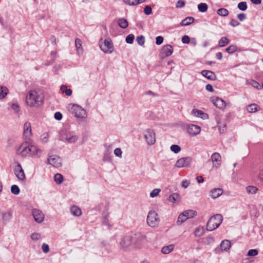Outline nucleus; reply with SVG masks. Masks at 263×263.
Listing matches in <instances>:
<instances>
[{"instance_id": "obj_1", "label": "nucleus", "mask_w": 263, "mask_h": 263, "mask_svg": "<svg viewBox=\"0 0 263 263\" xmlns=\"http://www.w3.org/2000/svg\"><path fill=\"white\" fill-rule=\"evenodd\" d=\"M41 153L40 149L27 142L23 143L17 149V154L24 157L30 155H39Z\"/></svg>"}, {"instance_id": "obj_2", "label": "nucleus", "mask_w": 263, "mask_h": 263, "mask_svg": "<svg viewBox=\"0 0 263 263\" xmlns=\"http://www.w3.org/2000/svg\"><path fill=\"white\" fill-rule=\"evenodd\" d=\"M26 102L30 107H39L42 105L43 99L34 90L29 91L26 97Z\"/></svg>"}, {"instance_id": "obj_3", "label": "nucleus", "mask_w": 263, "mask_h": 263, "mask_svg": "<svg viewBox=\"0 0 263 263\" xmlns=\"http://www.w3.org/2000/svg\"><path fill=\"white\" fill-rule=\"evenodd\" d=\"M145 238L144 235L141 233H137L135 234L134 237L131 236H125L123 237L120 242V246L122 249L126 250L131 246L133 239L135 240V243H139L140 241Z\"/></svg>"}, {"instance_id": "obj_4", "label": "nucleus", "mask_w": 263, "mask_h": 263, "mask_svg": "<svg viewBox=\"0 0 263 263\" xmlns=\"http://www.w3.org/2000/svg\"><path fill=\"white\" fill-rule=\"evenodd\" d=\"M223 220V217L221 214H217L212 216L206 223L208 231H212L219 227Z\"/></svg>"}, {"instance_id": "obj_5", "label": "nucleus", "mask_w": 263, "mask_h": 263, "mask_svg": "<svg viewBox=\"0 0 263 263\" xmlns=\"http://www.w3.org/2000/svg\"><path fill=\"white\" fill-rule=\"evenodd\" d=\"M147 224L151 227H156L159 224L160 219L155 211H150L147 216Z\"/></svg>"}, {"instance_id": "obj_6", "label": "nucleus", "mask_w": 263, "mask_h": 263, "mask_svg": "<svg viewBox=\"0 0 263 263\" xmlns=\"http://www.w3.org/2000/svg\"><path fill=\"white\" fill-rule=\"evenodd\" d=\"M71 112L76 117L83 118L86 117V112L84 109L78 105H73L71 107Z\"/></svg>"}, {"instance_id": "obj_7", "label": "nucleus", "mask_w": 263, "mask_h": 263, "mask_svg": "<svg viewBox=\"0 0 263 263\" xmlns=\"http://www.w3.org/2000/svg\"><path fill=\"white\" fill-rule=\"evenodd\" d=\"M101 49L105 53H111L113 51V45L110 39H105L103 42L100 43Z\"/></svg>"}, {"instance_id": "obj_8", "label": "nucleus", "mask_w": 263, "mask_h": 263, "mask_svg": "<svg viewBox=\"0 0 263 263\" xmlns=\"http://www.w3.org/2000/svg\"><path fill=\"white\" fill-rule=\"evenodd\" d=\"M144 138L148 145H153L156 142L155 134L153 130L147 129L144 133Z\"/></svg>"}, {"instance_id": "obj_9", "label": "nucleus", "mask_w": 263, "mask_h": 263, "mask_svg": "<svg viewBox=\"0 0 263 263\" xmlns=\"http://www.w3.org/2000/svg\"><path fill=\"white\" fill-rule=\"evenodd\" d=\"M192 161V158L189 157L181 158L177 161L175 166L178 168L188 167Z\"/></svg>"}, {"instance_id": "obj_10", "label": "nucleus", "mask_w": 263, "mask_h": 263, "mask_svg": "<svg viewBox=\"0 0 263 263\" xmlns=\"http://www.w3.org/2000/svg\"><path fill=\"white\" fill-rule=\"evenodd\" d=\"M14 172L18 179L21 181H23L25 179V175L24 170L20 163H16L14 169Z\"/></svg>"}, {"instance_id": "obj_11", "label": "nucleus", "mask_w": 263, "mask_h": 263, "mask_svg": "<svg viewBox=\"0 0 263 263\" xmlns=\"http://www.w3.org/2000/svg\"><path fill=\"white\" fill-rule=\"evenodd\" d=\"M48 162L55 167H59L62 165L61 159L56 155L50 156L48 158Z\"/></svg>"}, {"instance_id": "obj_12", "label": "nucleus", "mask_w": 263, "mask_h": 263, "mask_svg": "<svg viewBox=\"0 0 263 263\" xmlns=\"http://www.w3.org/2000/svg\"><path fill=\"white\" fill-rule=\"evenodd\" d=\"M211 160L213 163V167L217 168L221 163V157L219 153H214L211 156Z\"/></svg>"}, {"instance_id": "obj_13", "label": "nucleus", "mask_w": 263, "mask_h": 263, "mask_svg": "<svg viewBox=\"0 0 263 263\" xmlns=\"http://www.w3.org/2000/svg\"><path fill=\"white\" fill-rule=\"evenodd\" d=\"M173 51L172 46L167 44L163 47L161 50L160 55L162 58L170 56Z\"/></svg>"}, {"instance_id": "obj_14", "label": "nucleus", "mask_w": 263, "mask_h": 263, "mask_svg": "<svg viewBox=\"0 0 263 263\" xmlns=\"http://www.w3.org/2000/svg\"><path fill=\"white\" fill-rule=\"evenodd\" d=\"M32 214L36 222L41 223L44 220V214L40 210L33 209L32 211Z\"/></svg>"}, {"instance_id": "obj_15", "label": "nucleus", "mask_w": 263, "mask_h": 263, "mask_svg": "<svg viewBox=\"0 0 263 263\" xmlns=\"http://www.w3.org/2000/svg\"><path fill=\"white\" fill-rule=\"evenodd\" d=\"M200 127L195 124H190L187 126V131L189 135L195 136L200 132Z\"/></svg>"}, {"instance_id": "obj_16", "label": "nucleus", "mask_w": 263, "mask_h": 263, "mask_svg": "<svg viewBox=\"0 0 263 263\" xmlns=\"http://www.w3.org/2000/svg\"><path fill=\"white\" fill-rule=\"evenodd\" d=\"M23 136L26 139H29L32 136L31 124L28 122H26L24 125Z\"/></svg>"}, {"instance_id": "obj_17", "label": "nucleus", "mask_w": 263, "mask_h": 263, "mask_svg": "<svg viewBox=\"0 0 263 263\" xmlns=\"http://www.w3.org/2000/svg\"><path fill=\"white\" fill-rule=\"evenodd\" d=\"M212 102L214 104V105L219 108V109H223L226 107V103L222 99H220L217 97H214L212 98Z\"/></svg>"}, {"instance_id": "obj_18", "label": "nucleus", "mask_w": 263, "mask_h": 263, "mask_svg": "<svg viewBox=\"0 0 263 263\" xmlns=\"http://www.w3.org/2000/svg\"><path fill=\"white\" fill-rule=\"evenodd\" d=\"M191 114L192 115H194L197 117L201 118L203 120L208 119L209 118V116L207 114L204 113L202 110H198L197 109H193L192 110Z\"/></svg>"}, {"instance_id": "obj_19", "label": "nucleus", "mask_w": 263, "mask_h": 263, "mask_svg": "<svg viewBox=\"0 0 263 263\" xmlns=\"http://www.w3.org/2000/svg\"><path fill=\"white\" fill-rule=\"evenodd\" d=\"M201 74L209 80H215L216 79V74L212 71L203 70L201 71Z\"/></svg>"}, {"instance_id": "obj_20", "label": "nucleus", "mask_w": 263, "mask_h": 263, "mask_svg": "<svg viewBox=\"0 0 263 263\" xmlns=\"http://www.w3.org/2000/svg\"><path fill=\"white\" fill-rule=\"evenodd\" d=\"M222 193L223 190L220 188L214 189L211 191V195L214 199L219 197Z\"/></svg>"}, {"instance_id": "obj_21", "label": "nucleus", "mask_w": 263, "mask_h": 263, "mask_svg": "<svg viewBox=\"0 0 263 263\" xmlns=\"http://www.w3.org/2000/svg\"><path fill=\"white\" fill-rule=\"evenodd\" d=\"M231 246V242L228 240H224L221 241L220 247L221 251H227L229 250Z\"/></svg>"}, {"instance_id": "obj_22", "label": "nucleus", "mask_w": 263, "mask_h": 263, "mask_svg": "<svg viewBox=\"0 0 263 263\" xmlns=\"http://www.w3.org/2000/svg\"><path fill=\"white\" fill-rule=\"evenodd\" d=\"M70 211L72 214L76 216H79L81 215V210L76 205H72L70 208Z\"/></svg>"}, {"instance_id": "obj_23", "label": "nucleus", "mask_w": 263, "mask_h": 263, "mask_svg": "<svg viewBox=\"0 0 263 263\" xmlns=\"http://www.w3.org/2000/svg\"><path fill=\"white\" fill-rule=\"evenodd\" d=\"M174 248V245H170L163 247L161 249V252L164 254H167L171 252Z\"/></svg>"}, {"instance_id": "obj_24", "label": "nucleus", "mask_w": 263, "mask_h": 263, "mask_svg": "<svg viewBox=\"0 0 263 263\" xmlns=\"http://www.w3.org/2000/svg\"><path fill=\"white\" fill-rule=\"evenodd\" d=\"M146 0H124L125 4L129 6H135L144 2Z\"/></svg>"}, {"instance_id": "obj_25", "label": "nucleus", "mask_w": 263, "mask_h": 263, "mask_svg": "<svg viewBox=\"0 0 263 263\" xmlns=\"http://www.w3.org/2000/svg\"><path fill=\"white\" fill-rule=\"evenodd\" d=\"M118 24L119 26L123 29L126 28L128 26V23L127 20L124 18H119L118 21Z\"/></svg>"}, {"instance_id": "obj_26", "label": "nucleus", "mask_w": 263, "mask_h": 263, "mask_svg": "<svg viewBox=\"0 0 263 263\" xmlns=\"http://www.w3.org/2000/svg\"><path fill=\"white\" fill-rule=\"evenodd\" d=\"M194 21V18L193 17H187L184 20L182 21L180 23L181 26H187L192 23H193Z\"/></svg>"}, {"instance_id": "obj_27", "label": "nucleus", "mask_w": 263, "mask_h": 263, "mask_svg": "<svg viewBox=\"0 0 263 263\" xmlns=\"http://www.w3.org/2000/svg\"><path fill=\"white\" fill-rule=\"evenodd\" d=\"M230 43V40L227 37H222L219 41V46L224 47Z\"/></svg>"}, {"instance_id": "obj_28", "label": "nucleus", "mask_w": 263, "mask_h": 263, "mask_svg": "<svg viewBox=\"0 0 263 263\" xmlns=\"http://www.w3.org/2000/svg\"><path fill=\"white\" fill-rule=\"evenodd\" d=\"M257 104H252L247 106V109L249 112H255L257 111Z\"/></svg>"}, {"instance_id": "obj_29", "label": "nucleus", "mask_w": 263, "mask_h": 263, "mask_svg": "<svg viewBox=\"0 0 263 263\" xmlns=\"http://www.w3.org/2000/svg\"><path fill=\"white\" fill-rule=\"evenodd\" d=\"M183 213L185 215V217L187 219L193 218L196 214V212L191 210H186Z\"/></svg>"}, {"instance_id": "obj_30", "label": "nucleus", "mask_w": 263, "mask_h": 263, "mask_svg": "<svg viewBox=\"0 0 263 263\" xmlns=\"http://www.w3.org/2000/svg\"><path fill=\"white\" fill-rule=\"evenodd\" d=\"M12 217V213L11 212H7L3 214L2 219L3 221L8 222L10 221Z\"/></svg>"}, {"instance_id": "obj_31", "label": "nucleus", "mask_w": 263, "mask_h": 263, "mask_svg": "<svg viewBox=\"0 0 263 263\" xmlns=\"http://www.w3.org/2000/svg\"><path fill=\"white\" fill-rule=\"evenodd\" d=\"M217 13L222 16H226L229 14V11L225 8H219L217 10Z\"/></svg>"}, {"instance_id": "obj_32", "label": "nucleus", "mask_w": 263, "mask_h": 263, "mask_svg": "<svg viewBox=\"0 0 263 263\" xmlns=\"http://www.w3.org/2000/svg\"><path fill=\"white\" fill-rule=\"evenodd\" d=\"M208 8V5L206 3H200L198 5V9L201 12H205Z\"/></svg>"}, {"instance_id": "obj_33", "label": "nucleus", "mask_w": 263, "mask_h": 263, "mask_svg": "<svg viewBox=\"0 0 263 263\" xmlns=\"http://www.w3.org/2000/svg\"><path fill=\"white\" fill-rule=\"evenodd\" d=\"M54 181L58 184H60L63 181V177L61 174H57L54 177Z\"/></svg>"}, {"instance_id": "obj_34", "label": "nucleus", "mask_w": 263, "mask_h": 263, "mask_svg": "<svg viewBox=\"0 0 263 263\" xmlns=\"http://www.w3.org/2000/svg\"><path fill=\"white\" fill-rule=\"evenodd\" d=\"M246 191L249 194H254L257 193L258 189L254 186H248L246 187Z\"/></svg>"}, {"instance_id": "obj_35", "label": "nucleus", "mask_w": 263, "mask_h": 263, "mask_svg": "<svg viewBox=\"0 0 263 263\" xmlns=\"http://www.w3.org/2000/svg\"><path fill=\"white\" fill-rule=\"evenodd\" d=\"M8 90L5 87H0V98L3 99L7 95Z\"/></svg>"}, {"instance_id": "obj_36", "label": "nucleus", "mask_w": 263, "mask_h": 263, "mask_svg": "<svg viewBox=\"0 0 263 263\" xmlns=\"http://www.w3.org/2000/svg\"><path fill=\"white\" fill-rule=\"evenodd\" d=\"M187 218L185 217V215L183 213H181L178 218L177 223L178 224H181L187 220Z\"/></svg>"}, {"instance_id": "obj_37", "label": "nucleus", "mask_w": 263, "mask_h": 263, "mask_svg": "<svg viewBox=\"0 0 263 263\" xmlns=\"http://www.w3.org/2000/svg\"><path fill=\"white\" fill-rule=\"evenodd\" d=\"M179 198V194L177 193H173L171 195L168 197V200L170 202L174 203L176 202Z\"/></svg>"}, {"instance_id": "obj_38", "label": "nucleus", "mask_w": 263, "mask_h": 263, "mask_svg": "<svg viewBox=\"0 0 263 263\" xmlns=\"http://www.w3.org/2000/svg\"><path fill=\"white\" fill-rule=\"evenodd\" d=\"M237 49V47L236 45H230V46H229L227 49H226V51L230 53V54H232L233 53H234Z\"/></svg>"}, {"instance_id": "obj_39", "label": "nucleus", "mask_w": 263, "mask_h": 263, "mask_svg": "<svg viewBox=\"0 0 263 263\" xmlns=\"http://www.w3.org/2000/svg\"><path fill=\"white\" fill-rule=\"evenodd\" d=\"M136 41L139 45L142 46L145 43V38L142 35L138 36L136 38Z\"/></svg>"}, {"instance_id": "obj_40", "label": "nucleus", "mask_w": 263, "mask_h": 263, "mask_svg": "<svg viewBox=\"0 0 263 263\" xmlns=\"http://www.w3.org/2000/svg\"><path fill=\"white\" fill-rule=\"evenodd\" d=\"M11 192L14 195H18L20 193V190L17 185H13L11 187Z\"/></svg>"}, {"instance_id": "obj_41", "label": "nucleus", "mask_w": 263, "mask_h": 263, "mask_svg": "<svg viewBox=\"0 0 263 263\" xmlns=\"http://www.w3.org/2000/svg\"><path fill=\"white\" fill-rule=\"evenodd\" d=\"M237 7L240 10L245 11L247 9V3L245 2H240L238 4Z\"/></svg>"}, {"instance_id": "obj_42", "label": "nucleus", "mask_w": 263, "mask_h": 263, "mask_svg": "<svg viewBox=\"0 0 263 263\" xmlns=\"http://www.w3.org/2000/svg\"><path fill=\"white\" fill-rule=\"evenodd\" d=\"M170 148L172 152L176 154L179 153L181 151V147L179 145L176 144L172 145Z\"/></svg>"}, {"instance_id": "obj_43", "label": "nucleus", "mask_w": 263, "mask_h": 263, "mask_svg": "<svg viewBox=\"0 0 263 263\" xmlns=\"http://www.w3.org/2000/svg\"><path fill=\"white\" fill-rule=\"evenodd\" d=\"M78 139V137L77 136H72L70 137H67L65 138V140L69 143H74L76 142Z\"/></svg>"}, {"instance_id": "obj_44", "label": "nucleus", "mask_w": 263, "mask_h": 263, "mask_svg": "<svg viewBox=\"0 0 263 263\" xmlns=\"http://www.w3.org/2000/svg\"><path fill=\"white\" fill-rule=\"evenodd\" d=\"M134 38V35L133 34H130L126 36L125 39L126 42L128 44H131L133 43Z\"/></svg>"}, {"instance_id": "obj_45", "label": "nucleus", "mask_w": 263, "mask_h": 263, "mask_svg": "<svg viewBox=\"0 0 263 263\" xmlns=\"http://www.w3.org/2000/svg\"><path fill=\"white\" fill-rule=\"evenodd\" d=\"M250 84L254 88L257 89H261V87L259 83L255 80H252L250 82Z\"/></svg>"}, {"instance_id": "obj_46", "label": "nucleus", "mask_w": 263, "mask_h": 263, "mask_svg": "<svg viewBox=\"0 0 263 263\" xmlns=\"http://www.w3.org/2000/svg\"><path fill=\"white\" fill-rule=\"evenodd\" d=\"M258 254V251L256 249H251L250 250L247 255L249 256H255Z\"/></svg>"}, {"instance_id": "obj_47", "label": "nucleus", "mask_w": 263, "mask_h": 263, "mask_svg": "<svg viewBox=\"0 0 263 263\" xmlns=\"http://www.w3.org/2000/svg\"><path fill=\"white\" fill-rule=\"evenodd\" d=\"M144 12L146 15H149L152 12V8L149 6H146L144 8Z\"/></svg>"}, {"instance_id": "obj_48", "label": "nucleus", "mask_w": 263, "mask_h": 263, "mask_svg": "<svg viewBox=\"0 0 263 263\" xmlns=\"http://www.w3.org/2000/svg\"><path fill=\"white\" fill-rule=\"evenodd\" d=\"M31 238L32 240H37L41 238V235L37 233H34L31 235Z\"/></svg>"}, {"instance_id": "obj_49", "label": "nucleus", "mask_w": 263, "mask_h": 263, "mask_svg": "<svg viewBox=\"0 0 263 263\" xmlns=\"http://www.w3.org/2000/svg\"><path fill=\"white\" fill-rule=\"evenodd\" d=\"M160 191V189H154L151 193L150 196L151 197H153V198L156 197V196H157L158 195V194L159 193Z\"/></svg>"}, {"instance_id": "obj_50", "label": "nucleus", "mask_w": 263, "mask_h": 263, "mask_svg": "<svg viewBox=\"0 0 263 263\" xmlns=\"http://www.w3.org/2000/svg\"><path fill=\"white\" fill-rule=\"evenodd\" d=\"M75 45L76 48L79 49L82 48V41L79 39H76L75 41Z\"/></svg>"}, {"instance_id": "obj_51", "label": "nucleus", "mask_w": 263, "mask_h": 263, "mask_svg": "<svg viewBox=\"0 0 263 263\" xmlns=\"http://www.w3.org/2000/svg\"><path fill=\"white\" fill-rule=\"evenodd\" d=\"M42 249L43 250V251L45 253H47L49 251V247L46 243H43L42 245Z\"/></svg>"}, {"instance_id": "obj_52", "label": "nucleus", "mask_w": 263, "mask_h": 263, "mask_svg": "<svg viewBox=\"0 0 263 263\" xmlns=\"http://www.w3.org/2000/svg\"><path fill=\"white\" fill-rule=\"evenodd\" d=\"M114 154L116 156L121 157L122 152L121 149L120 148H116L114 150Z\"/></svg>"}, {"instance_id": "obj_53", "label": "nucleus", "mask_w": 263, "mask_h": 263, "mask_svg": "<svg viewBox=\"0 0 263 263\" xmlns=\"http://www.w3.org/2000/svg\"><path fill=\"white\" fill-rule=\"evenodd\" d=\"M181 41L183 44H189L190 41V39L189 36L185 35L182 37Z\"/></svg>"}, {"instance_id": "obj_54", "label": "nucleus", "mask_w": 263, "mask_h": 263, "mask_svg": "<svg viewBox=\"0 0 263 263\" xmlns=\"http://www.w3.org/2000/svg\"><path fill=\"white\" fill-rule=\"evenodd\" d=\"M185 5V2L183 1L179 0L176 4V8H182Z\"/></svg>"}, {"instance_id": "obj_55", "label": "nucleus", "mask_w": 263, "mask_h": 263, "mask_svg": "<svg viewBox=\"0 0 263 263\" xmlns=\"http://www.w3.org/2000/svg\"><path fill=\"white\" fill-rule=\"evenodd\" d=\"M163 41V37L161 36H158L156 39V44L158 45H161Z\"/></svg>"}, {"instance_id": "obj_56", "label": "nucleus", "mask_w": 263, "mask_h": 263, "mask_svg": "<svg viewBox=\"0 0 263 263\" xmlns=\"http://www.w3.org/2000/svg\"><path fill=\"white\" fill-rule=\"evenodd\" d=\"M230 24L233 27H236L238 26L240 24L236 20L232 18L231 20Z\"/></svg>"}, {"instance_id": "obj_57", "label": "nucleus", "mask_w": 263, "mask_h": 263, "mask_svg": "<svg viewBox=\"0 0 263 263\" xmlns=\"http://www.w3.org/2000/svg\"><path fill=\"white\" fill-rule=\"evenodd\" d=\"M190 184V182L189 181H188L187 180H184L182 181V182L181 183V186H182V187L185 189L189 186Z\"/></svg>"}, {"instance_id": "obj_58", "label": "nucleus", "mask_w": 263, "mask_h": 263, "mask_svg": "<svg viewBox=\"0 0 263 263\" xmlns=\"http://www.w3.org/2000/svg\"><path fill=\"white\" fill-rule=\"evenodd\" d=\"M12 108L16 112H18L20 111V106L17 104L13 103L12 104Z\"/></svg>"}, {"instance_id": "obj_59", "label": "nucleus", "mask_w": 263, "mask_h": 263, "mask_svg": "<svg viewBox=\"0 0 263 263\" xmlns=\"http://www.w3.org/2000/svg\"><path fill=\"white\" fill-rule=\"evenodd\" d=\"M62 117H63V116H62V114L60 112H56L54 114V118L57 120H61L62 118Z\"/></svg>"}, {"instance_id": "obj_60", "label": "nucleus", "mask_w": 263, "mask_h": 263, "mask_svg": "<svg viewBox=\"0 0 263 263\" xmlns=\"http://www.w3.org/2000/svg\"><path fill=\"white\" fill-rule=\"evenodd\" d=\"M214 241V239L212 237H208L205 238V243L209 245L211 244Z\"/></svg>"}, {"instance_id": "obj_61", "label": "nucleus", "mask_w": 263, "mask_h": 263, "mask_svg": "<svg viewBox=\"0 0 263 263\" xmlns=\"http://www.w3.org/2000/svg\"><path fill=\"white\" fill-rule=\"evenodd\" d=\"M237 17L240 21H242L246 18V16L244 13H240L237 15Z\"/></svg>"}, {"instance_id": "obj_62", "label": "nucleus", "mask_w": 263, "mask_h": 263, "mask_svg": "<svg viewBox=\"0 0 263 263\" xmlns=\"http://www.w3.org/2000/svg\"><path fill=\"white\" fill-rule=\"evenodd\" d=\"M205 88L208 91H209L210 92H213L214 89L213 88V86L212 85L208 84L206 85Z\"/></svg>"}, {"instance_id": "obj_63", "label": "nucleus", "mask_w": 263, "mask_h": 263, "mask_svg": "<svg viewBox=\"0 0 263 263\" xmlns=\"http://www.w3.org/2000/svg\"><path fill=\"white\" fill-rule=\"evenodd\" d=\"M196 180L199 183H202L204 181V179L201 176H197Z\"/></svg>"}, {"instance_id": "obj_64", "label": "nucleus", "mask_w": 263, "mask_h": 263, "mask_svg": "<svg viewBox=\"0 0 263 263\" xmlns=\"http://www.w3.org/2000/svg\"><path fill=\"white\" fill-rule=\"evenodd\" d=\"M65 93L66 95H67L68 96H70L72 94V90L70 89L67 88V89H65Z\"/></svg>"}]
</instances>
